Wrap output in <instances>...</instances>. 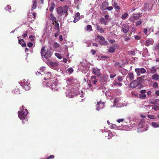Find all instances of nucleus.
Here are the masks:
<instances>
[{
    "label": "nucleus",
    "mask_w": 159,
    "mask_h": 159,
    "mask_svg": "<svg viewBox=\"0 0 159 159\" xmlns=\"http://www.w3.org/2000/svg\"><path fill=\"white\" fill-rule=\"evenodd\" d=\"M115 84L116 85L119 86H121L122 85V84L120 83H118V82H116L115 83Z\"/></svg>",
    "instance_id": "nucleus-63"
},
{
    "label": "nucleus",
    "mask_w": 159,
    "mask_h": 159,
    "mask_svg": "<svg viewBox=\"0 0 159 159\" xmlns=\"http://www.w3.org/2000/svg\"><path fill=\"white\" fill-rule=\"evenodd\" d=\"M33 45V43L32 42H29L27 43V46L29 48L31 47Z\"/></svg>",
    "instance_id": "nucleus-57"
},
{
    "label": "nucleus",
    "mask_w": 159,
    "mask_h": 159,
    "mask_svg": "<svg viewBox=\"0 0 159 159\" xmlns=\"http://www.w3.org/2000/svg\"><path fill=\"white\" fill-rule=\"evenodd\" d=\"M143 52L142 54V56L145 57L146 56H147L148 54V51L147 48H144L143 49Z\"/></svg>",
    "instance_id": "nucleus-23"
},
{
    "label": "nucleus",
    "mask_w": 159,
    "mask_h": 159,
    "mask_svg": "<svg viewBox=\"0 0 159 159\" xmlns=\"http://www.w3.org/2000/svg\"><path fill=\"white\" fill-rule=\"evenodd\" d=\"M142 23V22L141 20H139L136 22V26L140 25Z\"/></svg>",
    "instance_id": "nucleus-52"
},
{
    "label": "nucleus",
    "mask_w": 159,
    "mask_h": 159,
    "mask_svg": "<svg viewBox=\"0 0 159 159\" xmlns=\"http://www.w3.org/2000/svg\"><path fill=\"white\" fill-rule=\"evenodd\" d=\"M51 7L49 9V10L50 11L52 12L54 10V8L55 7V4L54 2H52L51 3L50 5Z\"/></svg>",
    "instance_id": "nucleus-34"
},
{
    "label": "nucleus",
    "mask_w": 159,
    "mask_h": 159,
    "mask_svg": "<svg viewBox=\"0 0 159 159\" xmlns=\"http://www.w3.org/2000/svg\"><path fill=\"white\" fill-rule=\"evenodd\" d=\"M65 80L67 84L66 87H68L70 84H72L75 81V79L72 77L67 78Z\"/></svg>",
    "instance_id": "nucleus-9"
},
{
    "label": "nucleus",
    "mask_w": 159,
    "mask_h": 159,
    "mask_svg": "<svg viewBox=\"0 0 159 159\" xmlns=\"http://www.w3.org/2000/svg\"><path fill=\"white\" fill-rule=\"evenodd\" d=\"M97 38L101 40V41L105 39V38L103 36L99 35L97 36Z\"/></svg>",
    "instance_id": "nucleus-47"
},
{
    "label": "nucleus",
    "mask_w": 159,
    "mask_h": 159,
    "mask_svg": "<svg viewBox=\"0 0 159 159\" xmlns=\"http://www.w3.org/2000/svg\"><path fill=\"white\" fill-rule=\"evenodd\" d=\"M101 23L102 24L106 25L107 23V20L103 18H101L100 19Z\"/></svg>",
    "instance_id": "nucleus-30"
},
{
    "label": "nucleus",
    "mask_w": 159,
    "mask_h": 159,
    "mask_svg": "<svg viewBox=\"0 0 159 159\" xmlns=\"http://www.w3.org/2000/svg\"><path fill=\"white\" fill-rule=\"evenodd\" d=\"M144 7L145 10L149 11L151 9V6H150L149 4L147 3H145L144 4Z\"/></svg>",
    "instance_id": "nucleus-25"
},
{
    "label": "nucleus",
    "mask_w": 159,
    "mask_h": 159,
    "mask_svg": "<svg viewBox=\"0 0 159 159\" xmlns=\"http://www.w3.org/2000/svg\"><path fill=\"white\" fill-rule=\"evenodd\" d=\"M11 7L9 5H7L6 7L5 8V9L7 11L9 12H10L11 11Z\"/></svg>",
    "instance_id": "nucleus-40"
},
{
    "label": "nucleus",
    "mask_w": 159,
    "mask_h": 159,
    "mask_svg": "<svg viewBox=\"0 0 159 159\" xmlns=\"http://www.w3.org/2000/svg\"><path fill=\"white\" fill-rule=\"evenodd\" d=\"M112 6L114 7V8L117 10H119L120 9V7L117 6V3L116 2H113L112 1Z\"/></svg>",
    "instance_id": "nucleus-24"
},
{
    "label": "nucleus",
    "mask_w": 159,
    "mask_h": 159,
    "mask_svg": "<svg viewBox=\"0 0 159 159\" xmlns=\"http://www.w3.org/2000/svg\"><path fill=\"white\" fill-rule=\"evenodd\" d=\"M44 74L45 75V77L44 78V80H47L48 81H50L51 80H52V78H53L54 77H53L51 74V72H49L45 71L44 72Z\"/></svg>",
    "instance_id": "nucleus-6"
},
{
    "label": "nucleus",
    "mask_w": 159,
    "mask_h": 159,
    "mask_svg": "<svg viewBox=\"0 0 159 159\" xmlns=\"http://www.w3.org/2000/svg\"><path fill=\"white\" fill-rule=\"evenodd\" d=\"M60 44L56 42L54 43L53 44V47L55 48H57L59 47Z\"/></svg>",
    "instance_id": "nucleus-51"
},
{
    "label": "nucleus",
    "mask_w": 159,
    "mask_h": 159,
    "mask_svg": "<svg viewBox=\"0 0 159 159\" xmlns=\"http://www.w3.org/2000/svg\"><path fill=\"white\" fill-rule=\"evenodd\" d=\"M55 29H58L59 26V24L58 22H57V21L55 22Z\"/></svg>",
    "instance_id": "nucleus-54"
},
{
    "label": "nucleus",
    "mask_w": 159,
    "mask_h": 159,
    "mask_svg": "<svg viewBox=\"0 0 159 159\" xmlns=\"http://www.w3.org/2000/svg\"><path fill=\"white\" fill-rule=\"evenodd\" d=\"M134 38L135 39L139 40L140 39L141 37L139 36L136 35L135 36Z\"/></svg>",
    "instance_id": "nucleus-62"
},
{
    "label": "nucleus",
    "mask_w": 159,
    "mask_h": 159,
    "mask_svg": "<svg viewBox=\"0 0 159 159\" xmlns=\"http://www.w3.org/2000/svg\"><path fill=\"white\" fill-rule=\"evenodd\" d=\"M75 17H76L77 18H80V13L79 12H77L76 13Z\"/></svg>",
    "instance_id": "nucleus-64"
},
{
    "label": "nucleus",
    "mask_w": 159,
    "mask_h": 159,
    "mask_svg": "<svg viewBox=\"0 0 159 159\" xmlns=\"http://www.w3.org/2000/svg\"><path fill=\"white\" fill-rule=\"evenodd\" d=\"M135 71L138 76H139L141 74H144L146 72V70L143 68H136Z\"/></svg>",
    "instance_id": "nucleus-7"
},
{
    "label": "nucleus",
    "mask_w": 159,
    "mask_h": 159,
    "mask_svg": "<svg viewBox=\"0 0 159 159\" xmlns=\"http://www.w3.org/2000/svg\"><path fill=\"white\" fill-rule=\"evenodd\" d=\"M118 101L117 99H116L114 101V105L115 106H116V107H121V106H118V105L117 104V103L118 102Z\"/></svg>",
    "instance_id": "nucleus-53"
},
{
    "label": "nucleus",
    "mask_w": 159,
    "mask_h": 159,
    "mask_svg": "<svg viewBox=\"0 0 159 159\" xmlns=\"http://www.w3.org/2000/svg\"><path fill=\"white\" fill-rule=\"evenodd\" d=\"M86 30L87 31H91L92 30V27L91 25H88L87 26Z\"/></svg>",
    "instance_id": "nucleus-37"
},
{
    "label": "nucleus",
    "mask_w": 159,
    "mask_h": 159,
    "mask_svg": "<svg viewBox=\"0 0 159 159\" xmlns=\"http://www.w3.org/2000/svg\"><path fill=\"white\" fill-rule=\"evenodd\" d=\"M28 111L26 109H21L20 111L18 112V116L19 118L22 120L23 123L27 121V119L26 116L28 114Z\"/></svg>",
    "instance_id": "nucleus-3"
},
{
    "label": "nucleus",
    "mask_w": 159,
    "mask_h": 159,
    "mask_svg": "<svg viewBox=\"0 0 159 159\" xmlns=\"http://www.w3.org/2000/svg\"><path fill=\"white\" fill-rule=\"evenodd\" d=\"M139 97L142 99H144L145 98L146 95L145 94H139Z\"/></svg>",
    "instance_id": "nucleus-50"
},
{
    "label": "nucleus",
    "mask_w": 159,
    "mask_h": 159,
    "mask_svg": "<svg viewBox=\"0 0 159 159\" xmlns=\"http://www.w3.org/2000/svg\"><path fill=\"white\" fill-rule=\"evenodd\" d=\"M147 125V124L146 123H143L142 122H140L139 124V127L141 128H143L144 129H141V130L142 131H144L147 130L148 128L145 126Z\"/></svg>",
    "instance_id": "nucleus-11"
},
{
    "label": "nucleus",
    "mask_w": 159,
    "mask_h": 159,
    "mask_svg": "<svg viewBox=\"0 0 159 159\" xmlns=\"http://www.w3.org/2000/svg\"><path fill=\"white\" fill-rule=\"evenodd\" d=\"M47 64L48 65L52 67V69H54V68L56 67L58 65V64L57 62H52L50 61H48Z\"/></svg>",
    "instance_id": "nucleus-10"
},
{
    "label": "nucleus",
    "mask_w": 159,
    "mask_h": 159,
    "mask_svg": "<svg viewBox=\"0 0 159 159\" xmlns=\"http://www.w3.org/2000/svg\"><path fill=\"white\" fill-rule=\"evenodd\" d=\"M50 17L51 20H52L53 23H55L57 21L56 18L54 16L53 14L51 13L50 14Z\"/></svg>",
    "instance_id": "nucleus-22"
},
{
    "label": "nucleus",
    "mask_w": 159,
    "mask_h": 159,
    "mask_svg": "<svg viewBox=\"0 0 159 159\" xmlns=\"http://www.w3.org/2000/svg\"><path fill=\"white\" fill-rule=\"evenodd\" d=\"M27 31H26L24 32L23 35L22 36V38H24L27 35Z\"/></svg>",
    "instance_id": "nucleus-46"
},
{
    "label": "nucleus",
    "mask_w": 159,
    "mask_h": 159,
    "mask_svg": "<svg viewBox=\"0 0 159 159\" xmlns=\"http://www.w3.org/2000/svg\"><path fill=\"white\" fill-rule=\"evenodd\" d=\"M117 80L119 82H121L123 80V78L122 76H118L117 77Z\"/></svg>",
    "instance_id": "nucleus-56"
},
{
    "label": "nucleus",
    "mask_w": 159,
    "mask_h": 159,
    "mask_svg": "<svg viewBox=\"0 0 159 159\" xmlns=\"http://www.w3.org/2000/svg\"><path fill=\"white\" fill-rule=\"evenodd\" d=\"M45 50V47L44 46L41 49V55L42 57H43V54L44 53L43 52H44Z\"/></svg>",
    "instance_id": "nucleus-42"
},
{
    "label": "nucleus",
    "mask_w": 159,
    "mask_h": 159,
    "mask_svg": "<svg viewBox=\"0 0 159 159\" xmlns=\"http://www.w3.org/2000/svg\"><path fill=\"white\" fill-rule=\"evenodd\" d=\"M29 39L31 41H34L35 40V37L34 36L30 35L29 37Z\"/></svg>",
    "instance_id": "nucleus-39"
},
{
    "label": "nucleus",
    "mask_w": 159,
    "mask_h": 159,
    "mask_svg": "<svg viewBox=\"0 0 159 159\" xmlns=\"http://www.w3.org/2000/svg\"><path fill=\"white\" fill-rule=\"evenodd\" d=\"M51 51L48 50H47L46 52L45 53V54H43V56L44 58L46 59L49 58L51 56Z\"/></svg>",
    "instance_id": "nucleus-14"
},
{
    "label": "nucleus",
    "mask_w": 159,
    "mask_h": 159,
    "mask_svg": "<svg viewBox=\"0 0 159 159\" xmlns=\"http://www.w3.org/2000/svg\"><path fill=\"white\" fill-rule=\"evenodd\" d=\"M52 80L50 81H48L46 84V86L49 87H51L52 90L53 91H57L58 90L59 88L57 86L58 82L56 79L55 77L52 78Z\"/></svg>",
    "instance_id": "nucleus-2"
},
{
    "label": "nucleus",
    "mask_w": 159,
    "mask_h": 159,
    "mask_svg": "<svg viewBox=\"0 0 159 159\" xmlns=\"http://www.w3.org/2000/svg\"><path fill=\"white\" fill-rule=\"evenodd\" d=\"M129 30V26H124L122 28L121 30L124 33H127Z\"/></svg>",
    "instance_id": "nucleus-21"
},
{
    "label": "nucleus",
    "mask_w": 159,
    "mask_h": 159,
    "mask_svg": "<svg viewBox=\"0 0 159 159\" xmlns=\"http://www.w3.org/2000/svg\"><path fill=\"white\" fill-rule=\"evenodd\" d=\"M108 135L109 136L108 139H111V135H113V134H112L111 132H108Z\"/></svg>",
    "instance_id": "nucleus-61"
},
{
    "label": "nucleus",
    "mask_w": 159,
    "mask_h": 159,
    "mask_svg": "<svg viewBox=\"0 0 159 159\" xmlns=\"http://www.w3.org/2000/svg\"><path fill=\"white\" fill-rule=\"evenodd\" d=\"M151 72L152 74H155L157 72V70L155 66L152 67L150 69Z\"/></svg>",
    "instance_id": "nucleus-31"
},
{
    "label": "nucleus",
    "mask_w": 159,
    "mask_h": 159,
    "mask_svg": "<svg viewBox=\"0 0 159 159\" xmlns=\"http://www.w3.org/2000/svg\"><path fill=\"white\" fill-rule=\"evenodd\" d=\"M33 5L32 6V9L31 10V13H32V11L33 10V9H34L36 8V4H37V2L35 0H33Z\"/></svg>",
    "instance_id": "nucleus-26"
},
{
    "label": "nucleus",
    "mask_w": 159,
    "mask_h": 159,
    "mask_svg": "<svg viewBox=\"0 0 159 159\" xmlns=\"http://www.w3.org/2000/svg\"><path fill=\"white\" fill-rule=\"evenodd\" d=\"M68 72L70 73H71L73 71V70L71 68H70L67 69Z\"/></svg>",
    "instance_id": "nucleus-58"
},
{
    "label": "nucleus",
    "mask_w": 159,
    "mask_h": 159,
    "mask_svg": "<svg viewBox=\"0 0 159 159\" xmlns=\"http://www.w3.org/2000/svg\"><path fill=\"white\" fill-rule=\"evenodd\" d=\"M97 25V30H98L101 33L104 32V30L102 27H99L98 25Z\"/></svg>",
    "instance_id": "nucleus-28"
},
{
    "label": "nucleus",
    "mask_w": 159,
    "mask_h": 159,
    "mask_svg": "<svg viewBox=\"0 0 159 159\" xmlns=\"http://www.w3.org/2000/svg\"><path fill=\"white\" fill-rule=\"evenodd\" d=\"M141 16V15L140 13L133 14L130 18V21L132 22H134L135 20H138Z\"/></svg>",
    "instance_id": "nucleus-5"
},
{
    "label": "nucleus",
    "mask_w": 159,
    "mask_h": 159,
    "mask_svg": "<svg viewBox=\"0 0 159 159\" xmlns=\"http://www.w3.org/2000/svg\"><path fill=\"white\" fill-rule=\"evenodd\" d=\"M148 118L153 119H156V117L155 116L153 115H148L147 116Z\"/></svg>",
    "instance_id": "nucleus-43"
},
{
    "label": "nucleus",
    "mask_w": 159,
    "mask_h": 159,
    "mask_svg": "<svg viewBox=\"0 0 159 159\" xmlns=\"http://www.w3.org/2000/svg\"><path fill=\"white\" fill-rule=\"evenodd\" d=\"M99 42L101 44L104 45H106L107 43V41H105V40L102 41H100Z\"/></svg>",
    "instance_id": "nucleus-41"
},
{
    "label": "nucleus",
    "mask_w": 159,
    "mask_h": 159,
    "mask_svg": "<svg viewBox=\"0 0 159 159\" xmlns=\"http://www.w3.org/2000/svg\"><path fill=\"white\" fill-rule=\"evenodd\" d=\"M22 42H24V40L23 39H20L19 40V43L21 45V46L23 47H25L26 46V44L25 43H21Z\"/></svg>",
    "instance_id": "nucleus-33"
},
{
    "label": "nucleus",
    "mask_w": 159,
    "mask_h": 159,
    "mask_svg": "<svg viewBox=\"0 0 159 159\" xmlns=\"http://www.w3.org/2000/svg\"><path fill=\"white\" fill-rule=\"evenodd\" d=\"M66 96L70 98H72L75 95L80 96V97L83 98L84 97V94L83 92L79 91L76 93L74 91L73 89H69L65 92Z\"/></svg>",
    "instance_id": "nucleus-1"
},
{
    "label": "nucleus",
    "mask_w": 159,
    "mask_h": 159,
    "mask_svg": "<svg viewBox=\"0 0 159 159\" xmlns=\"http://www.w3.org/2000/svg\"><path fill=\"white\" fill-rule=\"evenodd\" d=\"M113 47H111L108 49V52L110 53H113L115 51V49L114 47L118 48V46L116 44H114L113 45Z\"/></svg>",
    "instance_id": "nucleus-15"
},
{
    "label": "nucleus",
    "mask_w": 159,
    "mask_h": 159,
    "mask_svg": "<svg viewBox=\"0 0 159 159\" xmlns=\"http://www.w3.org/2000/svg\"><path fill=\"white\" fill-rule=\"evenodd\" d=\"M40 70L41 71H42V72L40 73L39 72H38V74H41V75H43V73L44 72H43L45 70V67H42L40 68Z\"/></svg>",
    "instance_id": "nucleus-45"
},
{
    "label": "nucleus",
    "mask_w": 159,
    "mask_h": 159,
    "mask_svg": "<svg viewBox=\"0 0 159 159\" xmlns=\"http://www.w3.org/2000/svg\"><path fill=\"white\" fill-rule=\"evenodd\" d=\"M159 78V75L157 74H154L152 76V79L153 80H157Z\"/></svg>",
    "instance_id": "nucleus-27"
},
{
    "label": "nucleus",
    "mask_w": 159,
    "mask_h": 159,
    "mask_svg": "<svg viewBox=\"0 0 159 159\" xmlns=\"http://www.w3.org/2000/svg\"><path fill=\"white\" fill-rule=\"evenodd\" d=\"M93 74H95L97 76H100L101 75L100 70L97 68H93Z\"/></svg>",
    "instance_id": "nucleus-13"
},
{
    "label": "nucleus",
    "mask_w": 159,
    "mask_h": 159,
    "mask_svg": "<svg viewBox=\"0 0 159 159\" xmlns=\"http://www.w3.org/2000/svg\"><path fill=\"white\" fill-rule=\"evenodd\" d=\"M127 79H129L130 81L133 80L134 79V75L131 72L129 73L127 75Z\"/></svg>",
    "instance_id": "nucleus-17"
},
{
    "label": "nucleus",
    "mask_w": 159,
    "mask_h": 159,
    "mask_svg": "<svg viewBox=\"0 0 159 159\" xmlns=\"http://www.w3.org/2000/svg\"><path fill=\"white\" fill-rule=\"evenodd\" d=\"M55 55L56 57H57L58 59H61L62 58L61 56L60 55V54L58 53H55Z\"/></svg>",
    "instance_id": "nucleus-48"
},
{
    "label": "nucleus",
    "mask_w": 159,
    "mask_h": 159,
    "mask_svg": "<svg viewBox=\"0 0 159 159\" xmlns=\"http://www.w3.org/2000/svg\"><path fill=\"white\" fill-rule=\"evenodd\" d=\"M119 71L123 75H125L128 73V71L126 69L123 68L119 70Z\"/></svg>",
    "instance_id": "nucleus-19"
},
{
    "label": "nucleus",
    "mask_w": 159,
    "mask_h": 159,
    "mask_svg": "<svg viewBox=\"0 0 159 159\" xmlns=\"http://www.w3.org/2000/svg\"><path fill=\"white\" fill-rule=\"evenodd\" d=\"M57 13L60 15H61L63 12V10L61 7H58L57 9Z\"/></svg>",
    "instance_id": "nucleus-29"
},
{
    "label": "nucleus",
    "mask_w": 159,
    "mask_h": 159,
    "mask_svg": "<svg viewBox=\"0 0 159 159\" xmlns=\"http://www.w3.org/2000/svg\"><path fill=\"white\" fill-rule=\"evenodd\" d=\"M100 81L102 82L103 84H105L107 82V79L106 77L104 76L101 77L100 78Z\"/></svg>",
    "instance_id": "nucleus-20"
},
{
    "label": "nucleus",
    "mask_w": 159,
    "mask_h": 159,
    "mask_svg": "<svg viewBox=\"0 0 159 159\" xmlns=\"http://www.w3.org/2000/svg\"><path fill=\"white\" fill-rule=\"evenodd\" d=\"M153 44V40L151 39H149L146 41L145 45L148 46L151 45L152 44Z\"/></svg>",
    "instance_id": "nucleus-18"
},
{
    "label": "nucleus",
    "mask_w": 159,
    "mask_h": 159,
    "mask_svg": "<svg viewBox=\"0 0 159 159\" xmlns=\"http://www.w3.org/2000/svg\"><path fill=\"white\" fill-rule=\"evenodd\" d=\"M104 102H102L101 101L97 102L96 105L97 108L96 110L99 111L103 108L104 107Z\"/></svg>",
    "instance_id": "nucleus-8"
},
{
    "label": "nucleus",
    "mask_w": 159,
    "mask_h": 159,
    "mask_svg": "<svg viewBox=\"0 0 159 159\" xmlns=\"http://www.w3.org/2000/svg\"><path fill=\"white\" fill-rule=\"evenodd\" d=\"M25 80H24L23 81H21L19 83L20 85L25 90H29L30 89V84L27 81L25 82Z\"/></svg>",
    "instance_id": "nucleus-4"
},
{
    "label": "nucleus",
    "mask_w": 159,
    "mask_h": 159,
    "mask_svg": "<svg viewBox=\"0 0 159 159\" xmlns=\"http://www.w3.org/2000/svg\"><path fill=\"white\" fill-rule=\"evenodd\" d=\"M80 18H77L76 17H75L74 19L73 20V22L75 23Z\"/></svg>",
    "instance_id": "nucleus-59"
},
{
    "label": "nucleus",
    "mask_w": 159,
    "mask_h": 159,
    "mask_svg": "<svg viewBox=\"0 0 159 159\" xmlns=\"http://www.w3.org/2000/svg\"><path fill=\"white\" fill-rule=\"evenodd\" d=\"M62 10H63V12L64 13H66L68 10V7L66 6H64L62 8Z\"/></svg>",
    "instance_id": "nucleus-35"
},
{
    "label": "nucleus",
    "mask_w": 159,
    "mask_h": 159,
    "mask_svg": "<svg viewBox=\"0 0 159 159\" xmlns=\"http://www.w3.org/2000/svg\"><path fill=\"white\" fill-rule=\"evenodd\" d=\"M14 90L15 93L16 94H20V90L17 87L15 88Z\"/></svg>",
    "instance_id": "nucleus-38"
},
{
    "label": "nucleus",
    "mask_w": 159,
    "mask_h": 159,
    "mask_svg": "<svg viewBox=\"0 0 159 159\" xmlns=\"http://www.w3.org/2000/svg\"><path fill=\"white\" fill-rule=\"evenodd\" d=\"M128 16V14L125 13L122 16L121 18L123 20H125L127 18Z\"/></svg>",
    "instance_id": "nucleus-36"
},
{
    "label": "nucleus",
    "mask_w": 159,
    "mask_h": 159,
    "mask_svg": "<svg viewBox=\"0 0 159 159\" xmlns=\"http://www.w3.org/2000/svg\"><path fill=\"white\" fill-rule=\"evenodd\" d=\"M150 125L152 127L155 128L159 127V124L157 122H152L150 123Z\"/></svg>",
    "instance_id": "nucleus-16"
},
{
    "label": "nucleus",
    "mask_w": 159,
    "mask_h": 159,
    "mask_svg": "<svg viewBox=\"0 0 159 159\" xmlns=\"http://www.w3.org/2000/svg\"><path fill=\"white\" fill-rule=\"evenodd\" d=\"M139 84V82L136 80L133 81L130 84V86L131 88H134L137 87Z\"/></svg>",
    "instance_id": "nucleus-12"
},
{
    "label": "nucleus",
    "mask_w": 159,
    "mask_h": 159,
    "mask_svg": "<svg viewBox=\"0 0 159 159\" xmlns=\"http://www.w3.org/2000/svg\"><path fill=\"white\" fill-rule=\"evenodd\" d=\"M152 86L153 88H157L158 86V83L156 82H155L153 83Z\"/></svg>",
    "instance_id": "nucleus-55"
},
{
    "label": "nucleus",
    "mask_w": 159,
    "mask_h": 159,
    "mask_svg": "<svg viewBox=\"0 0 159 159\" xmlns=\"http://www.w3.org/2000/svg\"><path fill=\"white\" fill-rule=\"evenodd\" d=\"M124 119L123 118L118 119L116 121L118 123H120L121 122H123L124 120Z\"/></svg>",
    "instance_id": "nucleus-60"
},
{
    "label": "nucleus",
    "mask_w": 159,
    "mask_h": 159,
    "mask_svg": "<svg viewBox=\"0 0 159 159\" xmlns=\"http://www.w3.org/2000/svg\"><path fill=\"white\" fill-rule=\"evenodd\" d=\"M159 49V43L157 44L156 45H155L154 47V50H158Z\"/></svg>",
    "instance_id": "nucleus-49"
},
{
    "label": "nucleus",
    "mask_w": 159,
    "mask_h": 159,
    "mask_svg": "<svg viewBox=\"0 0 159 159\" xmlns=\"http://www.w3.org/2000/svg\"><path fill=\"white\" fill-rule=\"evenodd\" d=\"M120 63L119 62H115V66H119V67L120 68H121L122 67V65L120 64Z\"/></svg>",
    "instance_id": "nucleus-44"
},
{
    "label": "nucleus",
    "mask_w": 159,
    "mask_h": 159,
    "mask_svg": "<svg viewBox=\"0 0 159 159\" xmlns=\"http://www.w3.org/2000/svg\"><path fill=\"white\" fill-rule=\"evenodd\" d=\"M152 109L155 111L159 110V104H157L152 106Z\"/></svg>",
    "instance_id": "nucleus-32"
}]
</instances>
